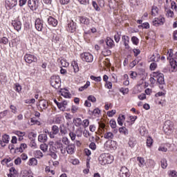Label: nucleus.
Here are the masks:
<instances>
[{"instance_id": "f257e3e1", "label": "nucleus", "mask_w": 177, "mask_h": 177, "mask_svg": "<svg viewBox=\"0 0 177 177\" xmlns=\"http://www.w3.org/2000/svg\"><path fill=\"white\" fill-rule=\"evenodd\" d=\"M98 160L101 165H106V164H111L113 162V156L109 153H102Z\"/></svg>"}, {"instance_id": "f03ea898", "label": "nucleus", "mask_w": 177, "mask_h": 177, "mask_svg": "<svg viewBox=\"0 0 177 177\" xmlns=\"http://www.w3.org/2000/svg\"><path fill=\"white\" fill-rule=\"evenodd\" d=\"M50 82L53 88H55V89H59L60 88V77L57 75L52 76Z\"/></svg>"}, {"instance_id": "7ed1b4c3", "label": "nucleus", "mask_w": 177, "mask_h": 177, "mask_svg": "<svg viewBox=\"0 0 177 177\" xmlns=\"http://www.w3.org/2000/svg\"><path fill=\"white\" fill-rule=\"evenodd\" d=\"M80 58L82 62H86V63H92L93 62V55L91 53H83L80 54Z\"/></svg>"}, {"instance_id": "20e7f679", "label": "nucleus", "mask_w": 177, "mask_h": 177, "mask_svg": "<svg viewBox=\"0 0 177 177\" xmlns=\"http://www.w3.org/2000/svg\"><path fill=\"white\" fill-rule=\"evenodd\" d=\"M153 77L156 78L158 84L160 85H164V84H165V80H164V74L160 72H153Z\"/></svg>"}, {"instance_id": "39448f33", "label": "nucleus", "mask_w": 177, "mask_h": 177, "mask_svg": "<svg viewBox=\"0 0 177 177\" xmlns=\"http://www.w3.org/2000/svg\"><path fill=\"white\" fill-rule=\"evenodd\" d=\"M174 128V124L170 120H167L163 126V131L165 133H171Z\"/></svg>"}, {"instance_id": "423d86ee", "label": "nucleus", "mask_w": 177, "mask_h": 177, "mask_svg": "<svg viewBox=\"0 0 177 177\" xmlns=\"http://www.w3.org/2000/svg\"><path fill=\"white\" fill-rule=\"evenodd\" d=\"M119 175L120 177H129L131 176V173L127 167H122L120 170Z\"/></svg>"}, {"instance_id": "0eeeda50", "label": "nucleus", "mask_w": 177, "mask_h": 177, "mask_svg": "<svg viewBox=\"0 0 177 177\" xmlns=\"http://www.w3.org/2000/svg\"><path fill=\"white\" fill-rule=\"evenodd\" d=\"M17 6V0H6V8L10 10Z\"/></svg>"}, {"instance_id": "6e6552de", "label": "nucleus", "mask_w": 177, "mask_h": 177, "mask_svg": "<svg viewBox=\"0 0 177 177\" xmlns=\"http://www.w3.org/2000/svg\"><path fill=\"white\" fill-rule=\"evenodd\" d=\"M10 140V137L9 136V135H7V134L3 135L1 140H0V145L1 147H5V146H6V145L9 143Z\"/></svg>"}, {"instance_id": "1a4fd4ad", "label": "nucleus", "mask_w": 177, "mask_h": 177, "mask_svg": "<svg viewBox=\"0 0 177 177\" xmlns=\"http://www.w3.org/2000/svg\"><path fill=\"white\" fill-rule=\"evenodd\" d=\"M77 28V24L74 22V21H71L68 24V26L66 28L67 31L68 32H74Z\"/></svg>"}, {"instance_id": "9d476101", "label": "nucleus", "mask_w": 177, "mask_h": 177, "mask_svg": "<svg viewBox=\"0 0 177 177\" xmlns=\"http://www.w3.org/2000/svg\"><path fill=\"white\" fill-rule=\"evenodd\" d=\"M24 60L25 62H26V63L31 64L32 62H37V57L30 54H26L24 56Z\"/></svg>"}, {"instance_id": "9b49d317", "label": "nucleus", "mask_w": 177, "mask_h": 177, "mask_svg": "<svg viewBox=\"0 0 177 177\" xmlns=\"http://www.w3.org/2000/svg\"><path fill=\"white\" fill-rule=\"evenodd\" d=\"M164 23H165V19L162 17L155 18V19L153 21V25L156 26V27H158V26H162Z\"/></svg>"}, {"instance_id": "f8f14e48", "label": "nucleus", "mask_w": 177, "mask_h": 177, "mask_svg": "<svg viewBox=\"0 0 177 177\" xmlns=\"http://www.w3.org/2000/svg\"><path fill=\"white\" fill-rule=\"evenodd\" d=\"M28 5L31 10H36L38 8V1L37 0H28Z\"/></svg>"}, {"instance_id": "ddd939ff", "label": "nucleus", "mask_w": 177, "mask_h": 177, "mask_svg": "<svg viewBox=\"0 0 177 177\" xmlns=\"http://www.w3.org/2000/svg\"><path fill=\"white\" fill-rule=\"evenodd\" d=\"M122 41L124 43L125 49L129 50L131 49V47L129 46V37L126 35L122 36Z\"/></svg>"}, {"instance_id": "4468645a", "label": "nucleus", "mask_w": 177, "mask_h": 177, "mask_svg": "<svg viewBox=\"0 0 177 177\" xmlns=\"http://www.w3.org/2000/svg\"><path fill=\"white\" fill-rule=\"evenodd\" d=\"M12 26H13L15 30L17 31H20L21 30V22L18 20H15L12 23Z\"/></svg>"}, {"instance_id": "2eb2a0df", "label": "nucleus", "mask_w": 177, "mask_h": 177, "mask_svg": "<svg viewBox=\"0 0 177 177\" xmlns=\"http://www.w3.org/2000/svg\"><path fill=\"white\" fill-rule=\"evenodd\" d=\"M15 135H17L18 136V140L21 142V140H23L24 139V136H26V132L20 131H15L13 132Z\"/></svg>"}, {"instance_id": "dca6fc26", "label": "nucleus", "mask_w": 177, "mask_h": 177, "mask_svg": "<svg viewBox=\"0 0 177 177\" xmlns=\"http://www.w3.org/2000/svg\"><path fill=\"white\" fill-rule=\"evenodd\" d=\"M48 23L50 26H52L53 27H56L57 26V21L56 19L52 17H48L47 18Z\"/></svg>"}, {"instance_id": "f3484780", "label": "nucleus", "mask_w": 177, "mask_h": 177, "mask_svg": "<svg viewBox=\"0 0 177 177\" xmlns=\"http://www.w3.org/2000/svg\"><path fill=\"white\" fill-rule=\"evenodd\" d=\"M67 101L64 100L62 102H59L58 104V109L61 110V111H66V109H67Z\"/></svg>"}, {"instance_id": "a211bd4d", "label": "nucleus", "mask_w": 177, "mask_h": 177, "mask_svg": "<svg viewBox=\"0 0 177 177\" xmlns=\"http://www.w3.org/2000/svg\"><path fill=\"white\" fill-rule=\"evenodd\" d=\"M66 151L68 154H74L75 152V145H69L66 147Z\"/></svg>"}, {"instance_id": "6ab92c4d", "label": "nucleus", "mask_w": 177, "mask_h": 177, "mask_svg": "<svg viewBox=\"0 0 177 177\" xmlns=\"http://www.w3.org/2000/svg\"><path fill=\"white\" fill-rule=\"evenodd\" d=\"M106 44L107 45V46H109V48L110 49L114 48L115 44H114V41L110 38V37H107L106 39Z\"/></svg>"}, {"instance_id": "aec40b11", "label": "nucleus", "mask_w": 177, "mask_h": 177, "mask_svg": "<svg viewBox=\"0 0 177 177\" xmlns=\"http://www.w3.org/2000/svg\"><path fill=\"white\" fill-rule=\"evenodd\" d=\"M35 27L38 31H42V28H44V24L41 22V20L39 19L36 20Z\"/></svg>"}, {"instance_id": "412c9836", "label": "nucleus", "mask_w": 177, "mask_h": 177, "mask_svg": "<svg viewBox=\"0 0 177 177\" xmlns=\"http://www.w3.org/2000/svg\"><path fill=\"white\" fill-rule=\"evenodd\" d=\"M38 164V160L35 158H31L28 162V165L30 167H35Z\"/></svg>"}, {"instance_id": "4be33fe9", "label": "nucleus", "mask_w": 177, "mask_h": 177, "mask_svg": "<svg viewBox=\"0 0 177 177\" xmlns=\"http://www.w3.org/2000/svg\"><path fill=\"white\" fill-rule=\"evenodd\" d=\"M57 62L60 63L62 67H68V66L70 65V64L67 62V60L64 59H58Z\"/></svg>"}, {"instance_id": "5701e85b", "label": "nucleus", "mask_w": 177, "mask_h": 177, "mask_svg": "<svg viewBox=\"0 0 177 177\" xmlns=\"http://www.w3.org/2000/svg\"><path fill=\"white\" fill-rule=\"evenodd\" d=\"M137 161L138 162V165L141 168H143L146 165V162L145 161V158L142 157H138L137 158Z\"/></svg>"}, {"instance_id": "b1692460", "label": "nucleus", "mask_w": 177, "mask_h": 177, "mask_svg": "<svg viewBox=\"0 0 177 177\" xmlns=\"http://www.w3.org/2000/svg\"><path fill=\"white\" fill-rule=\"evenodd\" d=\"M170 66L171 67V71H174L177 67V62L174 58L169 59Z\"/></svg>"}, {"instance_id": "393cba45", "label": "nucleus", "mask_w": 177, "mask_h": 177, "mask_svg": "<svg viewBox=\"0 0 177 177\" xmlns=\"http://www.w3.org/2000/svg\"><path fill=\"white\" fill-rule=\"evenodd\" d=\"M124 121H125V115H119V117L118 118V125H120V127H122Z\"/></svg>"}, {"instance_id": "a878e982", "label": "nucleus", "mask_w": 177, "mask_h": 177, "mask_svg": "<svg viewBox=\"0 0 177 177\" xmlns=\"http://www.w3.org/2000/svg\"><path fill=\"white\" fill-rule=\"evenodd\" d=\"M160 60V55L159 54H153L149 58V62H158Z\"/></svg>"}, {"instance_id": "bb28decb", "label": "nucleus", "mask_w": 177, "mask_h": 177, "mask_svg": "<svg viewBox=\"0 0 177 177\" xmlns=\"http://www.w3.org/2000/svg\"><path fill=\"white\" fill-rule=\"evenodd\" d=\"M59 132L62 136H64V135H66L67 133V129H66V127H64V124H61L59 127Z\"/></svg>"}, {"instance_id": "cd10ccee", "label": "nucleus", "mask_w": 177, "mask_h": 177, "mask_svg": "<svg viewBox=\"0 0 177 177\" xmlns=\"http://www.w3.org/2000/svg\"><path fill=\"white\" fill-rule=\"evenodd\" d=\"M119 132L120 133H122V135H128L129 133V131L127 130V127H122L119 128Z\"/></svg>"}, {"instance_id": "c85d7f7f", "label": "nucleus", "mask_w": 177, "mask_h": 177, "mask_svg": "<svg viewBox=\"0 0 177 177\" xmlns=\"http://www.w3.org/2000/svg\"><path fill=\"white\" fill-rule=\"evenodd\" d=\"M80 21L82 23V24H86V26L89 24V19L86 17H80Z\"/></svg>"}, {"instance_id": "c756f323", "label": "nucleus", "mask_w": 177, "mask_h": 177, "mask_svg": "<svg viewBox=\"0 0 177 177\" xmlns=\"http://www.w3.org/2000/svg\"><path fill=\"white\" fill-rule=\"evenodd\" d=\"M73 122H74L75 127H81V125H82V120H81V118H80L74 119Z\"/></svg>"}, {"instance_id": "7c9ffc66", "label": "nucleus", "mask_w": 177, "mask_h": 177, "mask_svg": "<svg viewBox=\"0 0 177 177\" xmlns=\"http://www.w3.org/2000/svg\"><path fill=\"white\" fill-rule=\"evenodd\" d=\"M104 139H107L108 140H110L111 139H113L114 138V134H113L112 132H107L104 134Z\"/></svg>"}, {"instance_id": "2f4dec72", "label": "nucleus", "mask_w": 177, "mask_h": 177, "mask_svg": "<svg viewBox=\"0 0 177 177\" xmlns=\"http://www.w3.org/2000/svg\"><path fill=\"white\" fill-rule=\"evenodd\" d=\"M10 111L6 110L0 113V118H3V117H6V115H9V117H13V115H10Z\"/></svg>"}, {"instance_id": "473e14b6", "label": "nucleus", "mask_w": 177, "mask_h": 177, "mask_svg": "<svg viewBox=\"0 0 177 177\" xmlns=\"http://www.w3.org/2000/svg\"><path fill=\"white\" fill-rule=\"evenodd\" d=\"M72 67H73L75 73H78V71H80V67H78V63H77L76 61L72 62Z\"/></svg>"}, {"instance_id": "72a5a7b5", "label": "nucleus", "mask_w": 177, "mask_h": 177, "mask_svg": "<svg viewBox=\"0 0 177 177\" xmlns=\"http://www.w3.org/2000/svg\"><path fill=\"white\" fill-rule=\"evenodd\" d=\"M151 15L152 16H157V15H158V8H157V6H152Z\"/></svg>"}, {"instance_id": "f704fd0d", "label": "nucleus", "mask_w": 177, "mask_h": 177, "mask_svg": "<svg viewBox=\"0 0 177 177\" xmlns=\"http://www.w3.org/2000/svg\"><path fill=\"white\" fill-rule=\"evenodd\" d=\"M109 147L111 150H116L117 149V142L114 140H111L109 144Z\"/></svg>"}, {"instance_id": "c9c22d12", "label": "nucleus", "mask_w": 177, "mask_h": 177, "mask_svg": "<svg viewBox=\"0 0 177 177\" xmlns=\"http://www.w3.org/2000/svg\"><path fill=\"white\" fill-rule=\"evenodd\" d=\"M136 145V140L133 138H130L129 140V146L131 148L135 147Z\"/></svg>"}, {"instance_id": "e433bc0d", "label": "nucleus", "mask_w": 177, "mask_h": 177, "mask_svg": "<svg viewBox=\"0 0 177 177\" xmlns=\"http://www.w3.org/2000/svg\"><path fill=\"white\" fill-rule=\"evenodd\" d=\"M26 149H27V144L22 143L20 145V147L19 148H17V150H18V151H19V153H23V151H24V150H26Z\"/></svg>"}, {"instance_id": "4c0bfd02", "label": "nucleus", "mask_w": 177, "mask_h": 177, "mask_svg": "<svg viewBox=\"0 0 177 177\" xmlns=\"http://www.w3.org/2000/svg\"><path fill=\"white\" fill-rule=\"evenodd\" d=\"M90 86H91V82L87 81L86 84L79 88V91L82 92V91H85V89H87V88Z\"/></svg>"}, {"instance_id": "58836bf2", "label": "nucleus", "mask_w": 177, "mask_h": 177, "mask_svg": "<svg viewBox=\"0 0 177 177\" xmlns=\"http://www.w3.org/2000/svg\"><path fill=\"white\" fill-rule=\"evenodd\" d=\"M34 156L36 158H42L44 157V153L41 151H36L34 152Z\"/></svg>"}, {"instance_id": "ea45409f", "label": "nucleus", "mask_w": 177, "mask_h": 177, "mask_svg": "<svg viewBox=\"0 0 177 177\" xmlns=\"http://www.w3.org/2000/svg\"><path fill=\"white\" fill-rule=\"evenodd\" d=\"M153 145V138L151 137H148L147 138V147H151Z\"/></svg>"}, {"instance_id": "a19ab883", "label": "nucleus", "mask_w": 177, "mask_h": 177, "mask_svg": "<svg viewBox=\"0 0 177 177\" xmlns=\"http://www.w3.org/2000/svg\"><path fill=\"white\" fill-rule=\"evenodd\" d=\"M10 109L13 114H17V107L16 106L13 104L10 105Z\"/></svg>"}, {"instance_id": "79ce46f5", "label": "nucleus", "mask_w": 177, "mask_h": 177, "mask_svg": "<svg viewBox=\"0 0 177 177\" xmlns=\"http://www.w3.org/2000/svg\"><path fill=\"white\" fill-rule=\"evenodd\" d=\"M90 78L93 81H95V82H100V81H102V77L100 76L96 77V76L91 75Z\"/></svg>"}, {"instance_id": "37998d69", "label": "nucleus", "mask_w": 177, "mask_h": 177, "mask_svg": "<svg viewBox=\"0 0 177 177\" xmlns=\"http://www.w3.org/2000/svg\"><path fill=\"white\" fill-rule=\"evenodd\" d=\"M103 56H110L111 55V50L104 48V50L102 52Z\"/></svg>"}, {"instance_id": "c03bdc74", "label": "nucleus", "mask_w": 177, "mask_h": 177, "mask_svg": "<svg viewBox=\"0 0 177 177\" xmlns=\"http://www.w3.org/2000/svg\"><path fill=\"white\" fill-rule=\"evenodd\" d=\"M38 140L41 143H45V134H40V135H39Z\"/></svg>"}, {"instance_id": "a18cd8bd", "label": "nucleus", "mask_w": 177, "mask_h": 177, "mask_svg": "<svg viewBox=\"0 0 177 177\" xmlns=\"http://www.w3.org/2000/svg\"><path fill=\"white\" fill-rule=\"evenodd\" d=\"M161 167L163 169H165V168H167V167H168V163H167V160L165 159H162L161 161Z\"/></svg>"}, {"instance_id": "49530a36", "label": "nucleus", "mask_w": 177, "mask_h": 177, "mask_svg": "<svg viewBox=\"0 0 177 177\" xmlns=\"http://www.w3.org/2000/svg\"><path fill=\"white\" fill-rule=\"evenodd\" d=\"M139 28H150V24H149V23L145 22L140 26H138Z\"/></svg>"}, {"instance_id": "de8ad7c7", "label": "nucleus", "mask_w": 177, "mask_h": 177, "mask_svg": "<svg viewBox=\"0 0 177 177\" xmlns=\"http://www.w3.org/2000/svg\"><path fill=\"white\" fill-rule=\"evenodd\" d=\"M80 5H84V6H88L89 5V0H78Z\"/></svg>"}, {"instance_id": "09e8293b", "label": "nucleus", "mask_w": 177, "mask_h": 177, "mask_svg": "<svg viewBox=\"0 0 177 177\" xmlns=\"http://www.w3.org/2000/svg\"><path fill=\"white\" fill-rule=\"evenodd\" d=\"M55 146L57 149H62V147H63V144H62V141L59 140L55 142Z\"/></svg>"}, {"instance_id": "8fccbe9b", "label": "nucleus", "mask_w": 177, "mask_h": 177, "mask_svg": "<svg viewBox=\"0 0 177 177\" xmlns=\"http://www.w3.org/2000/svg\"><path fill=\"white\" fill-rule=\"evenodd\" d=\"M59 129L57 126H56V125L53 126L52 131L55 135H57V133H59Z\"/></svg>"}, {"instance_id": "3c124183", "label": "nucleus", "mask_w": 177, "mask_h": 177, "mask_svg": "<svg viewBox=\"0 0 177 177\" xmlns=\"http://www.w3.org/2000/svg\"><path fill=\"white\" fill-rule=\"evenodd\" d=\"M93 7L97 12H100V7L97 5V3L96 1H93L92 2Z\"/></svg>"}, {"instance_id": "603ef678", "label": "nucleus", "mask_w": 177, "mask_h": 177, "mask_svg": "<svg viewBox=\"0 0 177 177\" xmlns=\"http://www.w3.org/2000/svg\"><path fill=\"white\" fill-rule=\"evenodd\" d=\"M167 13H166V16L167 17H174V11L169 10V9H167L166 10Z\"/></svg>"}, {"instance_id": "864d4df0", "label": "nucleus", "mask_w": 177, "mask_h": 177, "mask_svg": "<svg viewBox=\"0 0 177 177\" xmlns=\"http://www.w3.org/2000/svg\"><path fill=\"white\" fill-rule=\"evenodd\" d=\"M131 41L133 44V45H138V44H139V39H138V37L133 36L131 37Z\"/></svg>"}, {"instance_id": "5fc2aeb1", "label": "nucleus", "mask_w": 177, "mask_h": 177, "mask_svg": "<svg viewBox=\"0 0 177 177\" xmlns=\"http://www.w3.org/2000/svg\"><path fill=\"white\" fill-rule=\"evenodd\" d=\"M82 125L84 128H88L89 127V120L85 119L82 121Z\"/></svg>"}, {"instance_id": "6e6d98bb", "label": "nucleus", "mask_w": 177, "mask_h": 177, "mask_svg": "<svg viewBox=\"0 0 177 177\" xmlns=\"http://www.w3.org/2000/svg\"><path fill=\"white\" fill-rule=\"evenodd\" d=\"M62 142L66 146L70 145V141L68 140V138H67V137L62 138Z\"/></svg>"}, {"instance_id": "4d7b16f0", "label": "nucleus", "mask_w": 177, "mask_h": 177, "mask_svg": "<svg viewBox=\"0 0 177 177\" xmlns=\"http://www.w3.org/2000/svg\"><path fill=\"white\" fill-rule=\"evenodd\" d=\"M167 60H169V59H172V56H174V53L172 52V50H169L167 53Z\"/></svg>"}, {"instance_id": "13d9d810", "label": "nucleus", "mask_w": 177, "mask_h": 177, "mask_svg": "<svg viewBox=\"0 0 177 177\" xmlns=\"http://www.w3.org/2000/svg\"><path fill=\"white\" fill-rule=\"evenodd\" d=\"M28 138H29V139H31L32 140H34V138H37V133H35L34 132H30L28 134Z\"/></svg>"}, {"instance_id": "bf43d9fd", "label": "nucleus", "mask_w": 177, "mask_h": 177, "mask_svg": "<svg viewBox=\"0 0 177 177\" xmlns=\"http://www.w3.org/2000/svg\"><path fill=\"white\" fill-rule=\"evenodd\" d=\"M109 124H110V126H111L113 129H114V128H115V127H117V122H116L115 120H110Z\"/></svg>"}, {"instance_id": "052dcab7", "label": "nucleus", "mask_w": 177, "mask_h": 177, "mask_svg": "<svg viewBox=\"0 0 177 177\" xmlns=\"http://www.w3.org/2000/svg\"><path fill=\"white\" fill-rule=\"evenodd\" d=\"M88 102H92V103H95L96 102V97L93 95H89L88 97Z\"/></svg>"}, {"instance_id": "680f3d73", "label": "nucleus", "mask_w": 177, "mask_h": 177, "mask_svg": "<svg viewBox=\"0 0 177 177\" xmlns=\"http://www.w3.org/2000/svg\"><path fill=\"white\" fill-rule=\"evenodd\" d=\"M30 122H32V125H35V124L39 125V122H38V120H37L35 118H32L30 119Z\"/></svg>"}, {"instance_id": "e2e57ef3", "label": "nucleus", "mask_w": 177, "mask_h": 177, "mask_svg": "<svg viewBox=\"0 0 177 177\" xmlns=\"http://www.w3.org/2000/svg\"><path fill=\"white\" fill-rule=\"evenodd\" d=\"M171 9H173L174 10H176V12H177V6H176V3H175V1H171Z\"/></svg>"}, {"instance_id": "0e129e2a", "label": "nucleus", "mask_w": 177, "mask_h": 177, "mask_svg": "<svg viewBox=\"0 0 177 177\" xmlns=\"http://www.w3.org/2000/svg\"><path fill=\"white\" fill-rule=\"evenodd\" d=\"M115 113H116L115 110L109 111L107 112V115L108 117H113V115H114Z\"/></svg>"}, {"instance_id": "69168bd1", "label": "nucleus", "mask_w": 177, "mask_h": 177, "mask_svg": "<svg viewBox=\"0 0 177 177\" xmlns=\"http://www.w3.org/2000/svg\"><path fill=\"white\" fill-rule=\"evenodd\" d=\"M114 39L115 41V42H117V44H118V42H120V34L117 33L114 35Z\"/></svg>"}, {"instance_id": "338daca9", "label": "nucleus", "mask_w": 177, "mask_h": 177, "mask_svg": "<svg viewBox=\"0 0 177 177\" xmlns=\"http://www.w3.org/2000/svg\"><path fill=\"white\" fill-rule=\"evenodd\" d=\"M69 136H70L71 140H75V137L77 136V135L75 133H74L73 132H71V133H69Z\"/></svg>"}, {"instance_id": "774afa93", "label": "nucleus", "mask_w": 177, "mask_h": 177, "mask_svg": "<svg viewBox=\"0 0 177 177\" xmlns=\"http://www.w3.org/2000/svg\"><path fill=\"white\" fill-rule=\"evenodd\" d=\"M169 175L171 177H177V172H176V171H170Z\"/></svg>"}]
</instances>
